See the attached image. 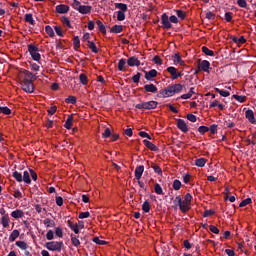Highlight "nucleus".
<instances>
[{"label":"nucleus","mask_w":256,"mask_h":256,"mask_svg":"<svg viewBox=\"0 0 256 256\" xmlns=\"http://www.w3.org/2000/svg\"><path fill=\"white\" fill-rule=\"evenodd\" d=\"M183 91V85L174 84L172 86H168L165 90L162 91L163 97H173V95L177 93H181Z\"/></svg>","instance_id":"nucleus-1"},{"label":"nucleus","mask_w":256,"mask_h":256,"mask_svg":"<svg viewBox=\"0 0 256 256\" xmlns=\"http://www.w3.org/2000/svg\"><path fill=\"white\" fill-rule=\"evenodd\" d=\"M72 7L76 11L80 12L82 15H89L92 9V7L89 5H81V2H79L78 0H73Z\"/></svg>","instance_id":"nucleus-2"},{"label":"nucleus","mask_w":256,"mask_h":256,"mask_svg":"<svg viewBox=\"0 0 256 256\" xmlns=\"http://www.w3.org/2000/svg\"><path fill=\"white\" fill-rule=\"evenodd\" d=\"M174 204L178 205V207L182 213H187V211H189V209H191V204H189V202H186L185 200L181 199V196L175 197Z\"/></svg>","instance_id":"nucleus-3"},{"label":"nucleus","mask_w":256,"mask_h":256,"mask_svg":"<svg viewBox=\"0 0 256 256\" xmlns=\"http://www.w3.org/2000/svg\"><path fill=\"white\" fill-rule=\"evenodd\" d=\"M28 51L34 61H41V54H39V48H37L33 44H29Z\"/></svg>","instance_id":"nucleus-4"},{"label":"nucleus","mask_w":256,"mask_h":256,"mask_svg":"<svg viewBox=\"0 0 256 256\" xmlns=\"http://www.w3.org/2000/svg\"><path fill=\"white\" fill-rule=\"evenodd\" d=\"M46 249L48 251H58L60 252L63 249V242L51 241L46 243Z\"/></svg>","instance_id":"nucleus-5"},{"label":"nucleus","mask_w":256,"mask_h":256,"mask_svg":"<svg viewBox=\"0 0 256 256\" xmlns=\"http://www.w3.org/2000/svg\"><path fill=\"white\" fill-rule=\"evenodd\" d=\"M159 103L157 101H148V102H142L136 105V109H157V105Z\"/></svg>","instance_id":"nucleus-6"},{"label":"nucleus","mask_w":256,"mask_h":256,"mask_svg":"<svg viewBox=\"0 0 256 256\" xmlns=\"http://www.w3.org/2000/svg\"><path fill=\"white\" fill-rule=\"evenodd\" d=\"M21 87L25 93H33L35 91V86L33 82L29 80H22Z\"/></svg>","instance_id":"nucleus-7"},{"label":"nucleus","mask_w":256,"mask_h":256,"mask_svg":"<svg viewBox=\"0 0 256 256\" xmlns=\"http://www.w3.org/2000/svg\"><path fill=\"white\" fill-rule=\"evenodd\" d=\"M161 21H162V25H163L164 29H171V27H172L171 20L167 14H165V13L162 14Z\"/></svg>","instance_id":"nucleus-8"},{"label":"nucleus","mask_w":256,"mask_h":256,"mask_svg":"<svg viewBox=\"0 0 256 256\" xmlns=\"http://www.w3.org/2000/svg\"><path fill=\"white\" fill-rule=\"evenodd\" d=\"M167 71L170 73L171 79L173 81H175V79H179V77H181V73L177 72V68H175L173 66L168 67Z\"/></svg>","instance_id":"nucleus-9"},{"label":"nucleus","mask_w":256,"mask_h":256,"mask_svg":"<svg viewBox=\"0 0 256 256\" xmlns=\"http://www.w3.org/2000/svg\"><path fill=\"white\" fill-rule=\"evenodd\" d=\"M198 67L201 69V71L209 73V67H211V63H209L207 60H203L199 62Z\"/></svg>","instance_id":"nucleus-10"},{"label":"nucleus","mask_w":256,"mask_h":256,"mask_svg":"<svg viewBox=\"0 0 256 256\" xmlns=\"http://www.w3.org/2000/svg\"><path fill=\"white\" fill-rule=\"evenodd\" d=\"M11 217L13 219H23L25 217V212L21 209H16L11 212Z\"/></svg>","instance_id":"nucleus-11"},{"label":"nucleus","mask_w":256,"mask_h":256,"mask_svg":"<svg viewBox=\"0 0 256 256\" xmlns=\"http://www.w3.org/2000/svg\"><path fill=\"white\" fill-rule=\"evenodd\" d=\"M127 63L129 67H139L141 65V61L135 56L128 58Z\"/></svg>","instance_id":"nucleus-12"},{"label":"nucleus","mask_w":256,"mask_h":256,"mask_svg":"<svg viewBox=\"0 0 256 256\" xmlns=\"http://www.w3.org/2000/svg\"><path fill=\"white\" fill-rule=\"evenodd\" d=\"M177 127L180 129V131H183V133H187L189 131V128L187 127V123H185V120L179 119L177 121Z\"/></svg>","instance_id":"nucleus-13"},{"label":"nucleus","mask_w":256,"mask_h":256,"mask_svg":"<svg viewBox=\"0 0 256 256\" xmlns=\"http://www.w3.org/2000/svg\"><path fill=\"white\" fill-rule=\"evenodd\" d=\"M155 77H157V70L152 69L148 72H145V79L147 81H153V79H155Z\"/></svg>","instance_id":"nucleus-14"},{"label":"nucleus","mask_w":256,"mask_h":256,"mask_svg":"<svg viewBox=\"0 0 256 256\" xmlns=\"http://www.w3.org/2000/svg\"><path fill=\"white\" fill-rule=\"evenodd\" d=\"M22 73L24 75L23 81H35L37 79L30 71L24 70Z\"/></svg>","instance_id":"nucleus-15"},{"label":"nucleus","mask_w":256,"mask_h":256,"mask_svg":"<svg viewBox=\"0 0 256 256\" xmlns=\"http://www.w3.org/2000/svg\"><path fill=\"white\" fill-rule=\"evenodd\" d=\"M245 116H246V119H248V121L252 123V125L256 124L255 114L253 113V110H247L245 113Z\"/></svg>","instance_id":"nucleus-16"},{"label":"nucleus","mask_w":256,"mask_h":256,"mask_svg":"<svg viewBox=\"0 0 256 256\" xmlns=\"http://www.w3.org/2000/svg\"><path fill=\"white\" fill-rule=\"evenodd\" d=\"M56 11H57V13H61V14L69 13V6L65 5V4L57 5Z\"/></svg>","instance_id":"nucleus-17"},{"label":"nucleus","mask_w":256,"mask_h":256,"mask_svg":"<svg viewBox=\"0 0 256 256\" xmlns=\"http://www.w3.org/2000/svg\"><path fill=\"white\" fill-rule=\"evenodd\" d=\"M143 171H145V167L144 166H137L135 169V178L137 179V181H139L141 179V177L143 176Z\"/></svg>","instance_id":"nucleus-18"},{"label":"nucleus","mask_w":256,"mask_h":256,"mask_svg":"<svg viewBox=\"0 0 256 256\" xmlns=\"http://www.w3.org/2000/svg\"><path fill=\"white\" fill-rule=\"evenodd\" d=\"M10 221L11 220L9 219V215H4L0 219V223H1L2 227H4V229L9 228Z\"/></svg>","instance_id":"nucleus-19"},{"label":"nucleus","mask_w":256,"mask_h":256,"mask_svg":"<svg viewBox=\"0 0 256 256\" xmlns=\"http://www.w3.org/2000/svg\"><path fill=\"white\" fill-rule=\"evenodd\" d=\"M143 143H144L145 147L150 149V151H159V148L157 146H155V144H153V142H151L149 140H143Z\"/></svg>","instance_id":"nucleus-20"},{"label":"nucleus","mask_w":256,"mask_h":256,"mask_svg":"<svg viewBox=\"0 0 256 256\" xmlns=\"http://www.w3.org/2000/svg\"><path fill=\"white\" fill-rule=\"evenodd\" d=\"M144 89L146 93H157V86L154 84H146Z\"/></svg>","instance_id":"nucleus-21"},{"label":"nucleus","mask_w":256,"mask_h":256,"mask_svg":"<svg viewBox=\"0 0 256 256\" xmlns=\"http://www.w3.org/2000/svg\"><path fill=\"white\" fill-rule=\"evenodd\" d=\"M19 235H21L19 230H13L9 236L10 243H13V241H15L19 237Z\"/></svg>","instance_id":"nucleus-22"},{"label":"nucleus","mask_w":256,"mask_h":256,"mask_svg":"<svg viewBox=\"0 0 256 256\" xmlns=\"http://www.w3.org/2000/svg\"><path fill=\"white\" fill-rule=\"evenodd\" d=\"M173 61L175 65H185V62L183 61V59H181V56H179V54H175L173 56Z\"/></svg>","instance_id":"nucleus-23"},{"label":"nucleus","mask_w":256,"mask_h":256,"mask_svg":"<svg viewBox=\"0 0 256 256\" xmlns=\"http://www.w3.org/2000/svg\"><path fill=\"white\" fill-rule=\"evenodd\" d=\"M22 181H24V183H27V185H31V177L28 171L23 172Z\"/></svg>","instance_id":"nucleus-24"},{"label":"nucleus","mask_w":256,"mask_h":256,"mask_svg":"<svg viewBox=\"0 0 256 256\" xmlns=\"http://www.w3.org/2000/svg\"><path fill=\"white\" fill-rule=\"evenodd\" d=\"M206 163H207V160L205 158H199L195 160L196 167H205Z\"/></svg>","instance_id":"nucleus-25"},{"label":"nucleus","mask_w":256,"mask_h":256,"mask_svg":"<svg viewBox=\"0 0 256 256\" xmlns=\"http://www.w3.org/2000/svg\"><path fill=\"white\" fill-rule=\"evenodd\" d=\"M43 223L45 225V227H47V229L51 228V227H55V221L46 218L45 220H43Z\"/></svg>","instance_id":"nucleus-26"},{"label":"nucleus","mask_w":256,"mask_h":256,"mask_svg":"<svg viewBox=\"0 0 256 256\" xmlns=\"http://www.w3.org/2000/svg\"><path fill=\"white\" fill-rule=\"evenodd\" d=\"M24 19L26 23H29L30 25H35V20L33 19V14H25Z\"/></svg>","instance_id":"nucleus-27"},{"label":"nucleus","mask_w":256,"mask_h":256,"mask_svg":"<svg viewBox=\"0 0 256 256\" xmlns=\"http://www.w3.org/2000/svg\"><path fill=\"white\" fill-rule=\"evenodd\" d=\"M68 226L70 227V229L72 231H74V233H76V235L79 233V226L77 224H73V222H71L70 220L68 221Z\"/></svg>","instance_id":"nucleus-28"},{"label":"nucleus","mask_w":256,"mask_h":256,"mask_svg":"<svg viewBox=\"0 0 256 256\" xmlns=\"http://www.w3.org/2000/svg\"><path fill=\"white\" fill-rule=\"evenodd\" d=\"M195 88H190L189 92L187 94H183L181 96V99H191V97H193V95L195 94V92L193 91Z\"/></svg>","instance_id":"nucleus-29"},{"label":"nucleus","mask_w":256,"mask_h":256,"mask_svg":"<svg viewBox=\"0 0 256 256\" xmlns=\"http://www.w3.org/2000/svg\"><path fill=\"white\" fill-rule=\"evenodd\" d=\"M96 24L99 31H101V33H107V30L105 29V25L103 24V22H101V20H97Z\"/></svg>","instance_id":"nucleus-30"},{"label":"nucleus","mask_w":256,"mask_h":256,"mask_svg":"<svg viewBox=\"0 0 256 256\" xmlns=\"http://www.w3.org/2000/svg\"><path fill=\"white\" fill-rule=\"evenodd\" d=\"M12 176L14 177V179H16V181H18V183H21L23 181V175L18 171L13 172Z\"/></svg>","instance_id":"nucleus-31"},{"label":"nucleus","mask_w":256,"mask_h":256,"mask_svg":"<svg viewBox=\"0 0 256 256\" xmlns=\"http://www.w3.org/2000/svg\"><path fill=\"white\" fill-rule=\"evenodd\" d=\"M73 127V116H69L65 122V128L71 129Z\"/></svg>","instance_id":"nucleus-32"},{"label":"nucleus","mask_w":256,"mask_h":256,"mask_svg":"<svg viewBox=\"0 0 256 256\" xmlns=\"http://www.w3.org/2000/svg\"><path fill=\"white\" fill-rule=\"evenodd\" d=\"M126 65H127V61L125 59H120L118 62V70L123 71Z\"/></svg>","instance_id":"nucleus-33"},{"label":"nucleus","mask_w":256,"mask_h":256,"mask_svg":"<svg viewBox=\"0 0 256 256\" xmlns=\"http://www.w3.org/2000/svg\"><path fill=\"white\" fill-rule=\"evenodd\" d=\"M142 210L144 213H149V211H151V204L148 201H145L142 205Z\"/></svg>","instance_id":"nucleus-34"},{"label":"nucleus","mask_w":256,"mask_h":256,"mask_svg":"<svg viewBox=\"0 0 256 256\" xmlns=\"http://www.w3.org/2000/svg\"><path fill=\"white\" fill-rule=\"evenodd\" d=\"M216 93H219V95H221V97H229V95H231V93H229V91H225V90H221L219 88H215Z\"/></svg>","instance_id":"nucleus-35"},{"label":"nucleus","mask_w":256,"mask_h":256,"mask_svg":"<svg viewBox=\"0 0 256 256\" xmlns=\"http://www.w3.org/2000/svg\"><path fill=\"white\" fill-rule=\"evenodd\" d=\"M154 191L157 195H163V188L158 183L154 185Z\"/></svg>","instance_id":"nucleus-36"},{"label":"nucleus","mask_w":256,"mask_h":256,"mask_svg":"<svg viewBox=\"0 0 256 256\" xmlns=\"http://www.w3.org/2000/svg\"><path fill=\"white\" fill-rule=\"evenodd\" d=\"M0 113H3V115H11V109L7 106H0Z\"/></svg>","instance_id":"nucleus-37"},{"label":"nucleus","mask_w":256,"mask_h":256,"mask_svg":"<svg viewBox=\"0 0 256 256\" xmlns=\"http://www.w3.org/2000/svg\"><path fill=\"white\" fill-rule=\"evenodd\" d=\"M16 245L19 247V249H22V251H25L27 249V242L25 241H17Z\"/></svg>","instance_id":"nucleus-38"},{"label":"nucleus","mask_w":256,"mask_h":256,"mask_svg":"<svg viewBox=\"0 0 256 256\" xmlns=\"http://www.w3.org/2000/svg\"><path fill=\"white\" fill-rule=\"evenodd\" d=\"M121 31H123V26L121 25H114L111 28V33H121Z\"/></svg>","instance_id":"nucleus-39"},{"label":"nucleus","mask_w":256,"mask_h":256,"mask_svg":"<svg viewBox=\"0 0 256 256\" xmlns=\"http://www.w3.org/2000/svg\"><path fill=\"white\" fill-rule=\"evenodd\" d=\"M88 47L93 53H99V50L97 49V46L94 42L88 41Z\"/></svg>","instance_id":"nucleus-40"},{"label":"nucleus","mask_w":256,"mask_h":256,"mask_svg":"<svg viewBox=\"0 0 256 256\" xmlns=\"http://www.w3.org/2000/svg\"><path fill=\"white\" fill-rule=\"evenodd\" d=\"M202 52L208 55L209 57H213V55H215V53L212 50H209L207 46L202 47Z\"/></svg>","instance_id":"nucleus-41"},{"label":"nucleus","mask_w":256,"mask_h":256,"mask_svg":"<svg viewBox=\"0 0 256 256\" xmlns=\"http://www.w3.org/2000/svg\"><path fill=\"white\" fill-rule=\"evenodd\" d=\"M45 31H46L47 35H49V37H55V31L53 30V28L51 26H46Z\"/></svg>","instance_id":"nucleus-42"},{"label":"nucleus","mask_w":256,"mask_h":256,"mask_svg":"<svg viewBox=\"0 0 256 256\" xmlns=\"http://www.w3.org/2000/svg\"><path fill=\"white\" fill-rule=\"evenodd\" d=\"M115 7H117V9H120V11H122L123 13H125V11H127V4L116 3Z\"/></svg>","instance_id":"nucleus-43"},{"label":"nucleus","mask_w":256,"mask_h":256,"mask_svg":"<svg viewBox=\"0 0 256 256\" xmlns=\"http://www.w3.org/2000/svg\"><path fill=\"white\" fill-rule=\"evenodd\" d=\"M71 243L74 245V247H79V245H81L79 239L73 235H71Z\"/></svg>","instance_id":"nucleus-44"},{"label":"nucleus","mask_w":256,"mask_h":256,"mask_svg":"<svg viewBox=\"0 0 256 256\" xmlns=\"http://www.w3.org/2000/svg\"><path fill=\"white\" fill-rule=\"evenodd\" d=\"M54 237H55V233L53 232V230H49L46 234V239L48 241H53Z\"/></svg>","instance_id":"nucleus-45"},{"label":"nucleus","mask_w":256,"mask_h":256,"mask_svg":"<svg viewBox=\"0 0 256 256\" xmlns=\"http://www.w3.org/2000/svg\"><path fill=\"white\" fill-rule=\"evenodd\" d=\"M73 45H74L75 49H79V47L81 45V41L79 40V36L74 37Z\"/></svg>","instance_id":"nucleus-46"},{"label":"nucleus","mask_w":256,"mask_h":256,"mask_svg":"<svg viewBox=\"0 0 256 256\" xmlns=\"http://www.w3.org/2000/svg\"><path fill=\"white\" fill-rule=\"evenodd\" d=\"M79 79H80V83H82V85H87V83H88L87 75L80 74Z\"/></svg>","instance_id":"nucleus-47"},{"label":"nucleus","mask_w":256,"mask_h":256,"mask_svg":"<svg viewBox=\"0 0 256 256\" xmlns=\"http://www.w3.org/2000/svg\"><path fill=\"white\" fill-rule=\"evenodd\" d=\"M173 189L175 191H179V189H181V181L179 180H174L173 182Z\"/></svg>","instance_id":"nucleus-48"},{"label":"nucleus","mask_w":256,"mask_h":256,"mask_svg":"<svg viewBox=\"0 0 256 256\" xmlns=\"http://www.w3.org/2000/svg\"><path fill=\"white\" fill-rule=\"evenodd\" d=\"M55 235L60 239L63 238V229L61 227H57L55 229Z\"/></svg>","instance_id":"nucleus-49"},{"label":"nucleus","mask_w":256,"mask_h":256,"mask_svg":"<svg viewBox=\"0 0 256 256\" xmlns=\"http://www.w3.org/2000/svg\"><path fill=\"white\" fill-rule=\"evenodd\" d=\"M93 241H94V243H96L97 245H107V242L104 241V240L99 239V237H94V238H93Z\"/></svg>","instance_id":"nucleus-50"},{"label":"nucleus","mask_w":256,"mask_h":256,"mask_svg":"<svg viewBox=\"0 0 256 256\" xmlns=\"http://www.w3.org/2000/svg\"><path fill=\"white\" fill-rule=\"evenodd\" d=\"M117 20L118 21H125V12L118 11L117 12Z\"/></svg>","instance_id":"nucleus-51"},{"label":"nucleus","mask_w":256,"mask_h":256,"mask_svg":"<svg viewBox=\"0 0 256 256\" xmlns=\"http://www.w3.org/2000/svg\"><path fill=\"white\" fill-rule=\"evenodd\" d=\"M31 71L38 72L41 67L37 63H30Z\"/></svg>","instance_id":"nucleus-52"},{"label":"nucleus","mask_w":256,"mask_h":256,"mask_svg":"<svg viewBox=\"0 0 256 256\" xmlns=\"http://www.w3.org/2000/svg\"><path fill=\"white\" fill-rule=\"evenodd\" d=\"M66 103H71L72 105H75V103H77V98L75 96H69L66 99Z\"/></svg>","instance_id":"nucleus-53"},{"label":"nucleus","mask_w":256,"mask_h":256,"mask_svg":"<svg viewBox=\"0 0 256 256\" xmlns=\"http://www.w3.org/2000/svg\"><path fill=\"white\" fill-rule=\"evenodd\" d=\"M233 98L236 99V101H239V103H245L246 101L245 96L233 95Z\"/></svg>","instance_id":"nucleus-54"},{"label":"nucleus","mask_w":256,"mask_h":256,"mask_svg":"<svg viewBox=\"0 0 256 256\" xmlns=\"http://www.w3.org/2000/svg\"><path fill=\"white\" fill-rule=\"evenodd\" d=\"M54 30H55L56 34L58 35V37H63V30L61 29V26H55Z\"/></svg>","instance_id":"nucleus-55"},{"label":"nucleus","mask_w":256,"mask_h":256,"mask_svg":"<svg viewBox=\"0 0 256 256\" xmlns=\"http://www.w3.org/2000/svg\"><path fill=\"white\" fill-rule=\"evenodd\" d=\"M251 203V198H247L245 200H243L240 204L239 207H247V205H249Z\"/></svg>","instance_id":"nucleus-56"},{"label":"nucleus","mask_w":256,"mask_h":256,"mask_svg":"<svg viewBox=\"0 0 256 256\" xmlns=\"http://www.w3.org/2000/svg\"><path fill=\"white\" fill-rule=\"evenodd\" d=\"M233 41L234 43H238V45H243V43H245V38L241 36L240 38H234Z\"/></svg>","instance_id":"nucleus-57"},{"label":"nucleus","mask_w":256,"mask_h":256,"mask_svg":"<svg viewBox=\"0 0 256 256\" xmlns=\"http://www.w3.org/2000/svg\"><path fill=\"white\" fill-rule=\"evenodd\" d=\"M193 200V196H191L190 193H187L185 196H184V201L188 204L191 205V201Z\"/></svg>","instance_id":"nucleus-58"},{"label":"nucleus","mask_w":256,"mask_h":256,"mask_svg":"<svg viewBox=\"0 0 256 256\" xmlns=\"http://www.w3.org/2000/svg\"><path fill=\"white\" fill-rule=\"evenodd\" d=\"M103 139H107L108 137H111V130L109 128H106L104 133L102 134Z\"/></svg>","instance_id":"nucleus-59"},{"label":"nucleus","mask_w":256,"mask_h":256,"mask_svg":"<svg viewBox=\"0 0 256 256\" xmlns=\"http://www.w3.org/2000/svg\"><path fill=\"white\" fill-rule=\"evenodd\" d=\"M198 131H199V133H201L203 135V134L207 133V131H209V127H207V126H200L198 128Z\"/></svg>","instance_id":"nucleus-60"},{"label":"nucleus","mask_w":256,"mask_h":256,"mask_svg":"<svg viewBox=\"0 0 256 256\" xmlns=\"http://www.w3.org/2000/svg\"><path fill=\"white\" fill-rule=\"evenodd\" d=\"M91 214L89 212H81L79 214V219H87Z\"/></svg>","instance_id":"nucleus-61"},{"label":"nucleus","mask_w":256,"mask_h":256,"mask_svg":"<svg viewBox=\"0 0 256 256\" xmlns=\"http://www.w3.org/2000/svg\"><path fill=\"white\" fill-rule=\"evenodd\" d=\"M237 5H239L243 9H245V7H247V1H245V0H237Z\"/></svg>","instance_id":"nucleus-62"},{"label":"nucleus","mask_w":256,"mask_h":256,"mask_svg":"<svg viewBox=\"0 0 256 256\" xmlns=\"http://www.w3.org/2000/svg\"><path fill=\"white\" fill-rule=\"evenodd\" d=\"M56 205H58V207L63 206V197L61 196L56 197Z\"/></svg>","instance_id":"nucleus-63"},{"label":"nucleus","mask_w":256,"mask_h":256,"mask_svg":"<svg viewBox=\"0 0 256 256\" xmlns=\"http://www.w3.org/2000/svg\"><path fill=\"white\" fill-rule=\"evenodd\" d=\"M210 231L212 233H215V235H219V228H217L216 226L214 225H210Z\"/></svg>","instance_id":"nucleus-64"}]
</instances>
